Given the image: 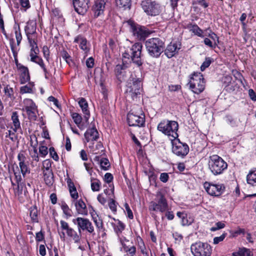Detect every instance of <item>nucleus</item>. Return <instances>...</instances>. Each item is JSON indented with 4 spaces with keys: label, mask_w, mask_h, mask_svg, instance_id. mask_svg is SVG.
Segmentation results:
<instances>
[{
    "label": "nucleus",
    "mask_w": 256,
    "mask_h": 256,
    "mask_svg": "<svg viewBox=\"0 0 256 256\" xmlns=\"http://www.w3.org/2000/svg\"><path fill=\"white\" fill-rule=\"evenodd\" d=\"M24 186H25V184L24 182L17 184V194L18 196L22 194Z\"/></svg>",
    "instance_id": "69168bd1"
},
{
    "label": "nucleus",
    "mask_w": 256,
    "mask_h": 256,
    "mask_svg": "<svg viewBox=\"0 0 256 256\" xmlns=\"http://www.w3.org/2000/svg\"><path fill=\"white\" fill-rule=\"evenodd\" d=\"M208 30H210V33L208 35V36L214 42H216L217 43V46L220 44L219 37L214 32H212L210 28Z\"/></svg>",
    "instance_id": "5fc2aeb1"
},
{
    "label": "nucleus",
    "mask_w": 256,
    "mask_h": 256,
    "mask_svg": "<svg viewBox=\"0 0 256 256\" xmlns=\"http://www.w3.org/2000/svg\"><path fill=\"white\" fill-rule=\"evenodd\" d=\"M124 208L128 214V217L130 219H133L134 216L132 210H130L129 205L128 203H125L124 204Z\"/></svg>",
    "instance_id": "bf43d9fd"
},
{
    "label": "nucleus",
    "mask_w": 256,
    "mask_h": 256,
    "mask_svg": "<svg viewBox=\"0 0 256 256\" xmlns=\"http://www.w3.org/2000/svg\"><path fill=\"white\" fill-rule=\"evenodd\" d=\"M86 65L88 68H92L94 65V59L90 57L86 60Z\"/></svg>",
    "instance_id": "774afa93"
},
{
    "label": "nucleus",
    "mask_w": 256,
    "mask_h": 256,
    "mask_svg": "<svg viewBox=\"0 0 256 256\" xmlns=\"http://www.w3.org/2000/svg\"><path fill=\"white\" fill-rule=\"evenodd\" d=\"M118 226L114 228V231L118 234V232L121 233L122 230H124L125 228V225L124 223H122L121 221L118 220Z\"/></svg>",
    "instance_id": "de8ad7c7"
},
{
    "label": "nucleus",
    "mask_w": 256,
    "mask_h": 256,
    "mask_svg": "<svg viewBox=\"0 0 256 256\" xmlns=\"http://www.w3.org/2000/svg\"><path fill=\"white\" fill-rule=\"evenodd\" d=\"M141 6L144 12L149 16H158L161 12L160 4L154 0H143Z\"/></svg>",
    "instance_id": "9d476101"
},
{
    "label": "nucleus",
    "mask_w": 256,
    "mask_h": 256,
    "mask_svg": "<svg viewBox=\"0 0 256 256\" xmlns=\"http://www.w3.org/2000/svg\"><path fill=\"white\" fill-rule=\"evenodd\" d=\"M142 83L140 78L131 77L128 80L126 90L127 96L130 97L132 100L136 98L140 94L142 90Z\"/></svg>",
    "instance_id": "423d86ee"
},
{
    "label": "nucleus",
    "mask_w": 256,
    "mask_h": 256,
    "mask_svg": "<svg viewBox=\"0 0 256 256\" xmlns=\"http://www.w3.org/2000/svg\"><path fill=\"white\" fill-rule=\"evenodd\" d=\"M204 42L205 45L209 46L210 48L212 49H214L217 46V43H216V42H214L212 44V42L210 40V39L208 38H206L204 39Z\"/></svg>",
    "instance_id": "09e8293b"
},
{
    "label": "nucleus",
    "mask_w": 256,
    "mask_h": 256,
    "mask_svg": "<svg viewBox=\"0 0 256 256\" xmlns=\"http://www.w3.org/2000/svg\"><path fill=\"white\" fill-rule=\"evenodd\" d=\"M99 164L100 165L101 168L104 170H108L110 166L108 160L106 158H102L100 159V160L99 162Z\"/></svg>",
    "instance_id": "4c0bfd02"
},
{
    "label": "nucleus",
    "mask_w": 256,
    "mask_h": 256,
    "mask_svg": "<svg viewBox=\"0 0 256 256\" xmlns=\"http://www.w3.org/2000/svg\"><path fill=\"white\" fill-rule=\"evenodd\" d=\"M128 68L127 60H123L122 64H117L115 68L114 72L120 82H122L126 80V70Z\"/></svg>",
    "instance_id": "a211bd4d"
},
{
    "label": "nucleus",
    "mask_w": 256,
    "mask_h": 256,
    "mask_svg": "<svg viewBox=\"0 0 256 256\" xmlns=\"http://www.w3.org/2000/svg\"><path fill=\"white\" fill-rule=\"evenodd\" d=\"M15 34L16 40L17 45L19 46L22 40V36L20 32V28L18 26V30H16Z\"/></svg>",
    "instance_id": "4d7b16f0"
},
{
    "label": "nucleus",
    "mask_w": 256,
    "mask_h": 256,
    "mask_svg": "<svg viewBox=\"0 0 256 256\" xmlns=\"http://www.w3.org/2000/svg\"><path fill=\"white\" fill-rule=\"evenodd\" d=\"M39 152L42 157H45L48 154V148L43 145H40L39 147Z\"/></svg>",
    "instance_id": "3c124183"
},
{
    "label": "nucleus",
    "mask_w": 256,
    "mask_h": 256,
    "mask_svg": "<svg viewBox=\"0 0 256 256\" xmlns=\"http://www.w3.org/2000/svg\"><path fill=\"white\" fill-rule=\"evenodd\" d=\"M169 178L168 173L162 172L160 174V180L162 182L166 183L168 181Z\"/></svg>",
    "instance_id": "13d9d810"
},
{
    "label": "nucleus",
    "mask_w": 256,
    "mask_h": 256,
    "mask_svg": "<svg viewBox=\"0 0 256 256\" xmlns=\"http://www.w3.org/2000/svg\"><path fill=\"white\" fill-rule=\"evenodd\" d=\"M11 118L14 126V128H13V130L14 132H16L18 129L21 128L20 122L18 118V112H12Z\"/></svg>",
    "instance_id": "2f4dec72"
},
{
    "label": "nucleus",
    "mask_w": 256,
    "mask_h": 256,
    "mask_svg": "<svg viewBox=\"0 0 256 256\" xmlns=\"http://www.w3.org/2000/svg\"><path fill=\"white\" fill-rule=\"evenodd\" d=\"M226 236L227 233L224 232L220 236L214 238V244H218L220 242L223 241Z\"/></svg>",
    "instance_id": "864d4df0"
},
{
    "label": "nucleus",
    "mask_w": 256,
    "mask_h": 256,
    "mask_svg": "<svg viewBox=\"0 0 256 256\" xmlns=\"http://www.w3.org/2000/svg\"><path fill=\"white\" fill-rule=\"evenodd\" d=\"M145 46L150 56L158 58L164 51L165 40L160 38H148L145 42Z\"/></svg>",
    "instance_id": "f03ea898"
},
{
    "label": "nucleus",
    "mask_w": 256,
    "mask_h": 256,
    "mask_svg": "<svg viewBox=\"0 0 256 256\" xmlns=\"http://www.w3.org/2000/svg\"><path fill=\"white\" fill-rule=\"evenodd\" d=\"M32 87L28 86V85H26L24 86H22L20 88V93L22 94L26 93H32Z\"/></svg>",
    "instance_id": "603ef678"
},
{
    "label": "nucleus",
    "mask_w": 256,
    "mask_h": 256,
    "mask_svg": "<svg viewBox=\"0 0 256 256\" xmlns=\"http://www.w3.org/2000/svg\"><path fill=\"white\" fill-rule=\"evenodd\" d=\"M225 226L226 225L224 222H218L215 224L214 226L212 227L210 230L212 232H215L224 228Z\"/></svg>",
    "instance_id": "49530a36"
},
{
    "label": "nucleus",
    "mask_w": 256,
    "mask_h": 256,
    "mask_svg": "<svg viewBox=\"0 0 256 256\" xmlns=\"http://www.w3.org/2000/svg\"><path fill=\"white\" fill-rule=\"evenodd\" d=\"M67 184L71 197L74 199H77L78 197V192H77L74 183L70 178L67 180Z\"/></svg>",
    "instance_id": "cd10ccee"
},
{
    "label": "nucleus",
    "mask_w": 256,
    "mask_h": 256,
    "mask_svg": "<svg viewBox=\"0 0 256 256\" xmlns=\"http://www.w3.org/2000/svg\"><path fill=\"white\" fill-rule=\"evenodd\" d=\"M172 152L178 156L184 157L189 152V147L186 143L182 142L178 140L175 142H172Z\"/></svg>",
    "instance_id": "ddd939ff"
},
{
    "label": "nucleus",
    "mask_w": 256,
    "mask_h": 256,
    "mask_svg": "<svg viewBox=\"0 0 256 256\" xmlns=\"http://www.w3.org/2000/svg\"><path fill=\"white\" fill-rule=\"evenodd\" d=\"M184 216L182 219V224L183 226H189L193 222L194 219L190 217L188 218L186 214Z\"/></svg>",
    "instance_id": "79ce46f5"
},
{
    "label": "nucleus",
    "mask_w": 256,
    "mask_h": 256,
    "mask_svg": "<svg viewBox=\"0 0 256 256\" xmlns=\"http://www.w3.org/2000/svg\"><path fill=\"white\" fill-rule=\"evenodd\" d=\"M204 187L209 194L215 196H220L225 189L224 184H214L208 182L204 184Z\"/></svg>",
    "instance_id": "2eb2a0df"
},
{
    "label": "nucleus",
    "mask_w": 256,
    "mask_h": 256,
    "mask_svg": "<svg viewBox=\"0 0 256 256\" xmlns=\"http://www.w3.org/2000/svg\"><path fill=\"white\" fill-rule=\"evenodd\" d=\"M78 104L83 113L84 114V119L86 122H88L90 116V110L88 109V102L84 98H81L78 102Z\"/></svg>",
    "instance_id": "412c9836"
},
{
    "label": "nucleus",
    "mask_w": 256,
    "mask_h": 256,
    "mask_svg": "<svg viewBox=\"0 0 256 256\" xmlns=\"http://www.w3.org/2000/svg\"><path fill=\"white\" fill-rule=\"evenodd\" d=\"M77 225L78 233L82 234V230H87L88 232L95 235L94 228L92 222L86 218H77Z\"/></svg>",
    "instance_id": "4468645a"
},
{
    "label": "nucleus",
    "mask_w": 256,
    "mask_h": 256,
    "mask_svg": "<svg viewBox=\"0 0 256 256\" xmlns=\"http://www.w3.org/2000/svg\"><path fill=\"white\" fill-rule=\"evenodd\" d=\"M75 206L78 214L85 216L88 214L86 206L82 200L80 199L77 200L75 202Z\"/></svg>",
    "instance_id": "b1692460"
},
{
    "label": "nucleus",
    "mask_w": 256,
    "mask_h": 256,
    "mask_svg": "<svg viewBox=\"0 0 256 256\" xmlns=\"http://www.w3.org/2000/svg\"><path fill=\"white\" fill-rule=\"evenodd\" d=\"M44 232L42 230L40 232L36 233V240L37 242H41L44 240Z\"/></svg>",
    "instance_id": "052dcab7"
},
{
    "label": "nucleus",
    "mask_w": 256,
    "mask_h": 256,
    "mask_svg": "<svg viewBox=\"0 0 256 256\" xmlns=\"http://www.w3.org/2000/svg\"><path fill=\"white\" fill-rule=\"evenodd\" d=\"M20 2L21 6L25 8V10L30 7L29 0H20Z\"/></svg>",
    "instance_id": "0e129e2a"
},
{
    "label": "nucleus",
    "mask_w": 256,
    "mask_h": 256,
    "mask_svg": "<svg viewBox=\"0 0 256 256\" xmlns=\"http://www.w3.org/2000/svg\"><path fill=\"white\" fill-rule=\"evenodd\" d=\"M178 128V123L173 120H163L158 126V130L163 134L172 136L174 139L178 137L177 131Z\"/></svg>",
    "instance_id": "0eeeda50"
},
{
    "label": "nucleus",
    "mask_w": 256,
    "mask_h": 256,
    "mask_svg": "<svg viewBox=\"0 0 256 256\" xmlns=\"http://www.w3.org/2000/svg\"><path fill=\"white\" fill-rule=\"evenodd\" d=\"M72 117L74 120V123L78 126V124H80L82 122V117L81 115L77 112H72Z\"/></svg>",
    "instance_id": "37998d69"
},
{
    "label": "nucleus",
    "mask_w": 256,
    "mask_h": 256,
    "mask_svg": "<svg viewBox=\"0 0 256 256\" xmlns=\"http://www.w3.org/2000/svg\"><path fill=\"white\" fill-rule=\"evenodd\" d=\"M84 136L87 142H88L90 140H96L98 138V132L96 128L94 126L88 128L84 133Z\"/></svg>",
    "instance_id": "aec40b11"
},
{
    "label": "nucleus",
    "mask_w": 256,
    "mask_h": 256,
    "mask_svg": "<svg viewBox=\"0 0 256 256\" xmlns=\"http://www.w3.org/2000/svg\"><path fill=\"white\" fill-rule=\"evenodd\" d=\"M10 48L12 52L14 57V58H17V56H18V52H17L16 50L14 40L13 38L10 39Z\"/></svg>",
    "instance_id": "6e6d98bb"
},
{
    "label": "nucleus",
    "mask_w": 256,
    "mask_h": 256,
    "mask_svg": "<svg viewBox=\"0 0 256 256\" xmlns=\"http://www.w3.org/2000/svg\"><path fill=\"white\" fill-rule=\"evenodd\" d=\"M127 121L130 126L144 127L146 122L145 114L142 112L138 115L130 111L127 114Z\"/></svg>",
    "instance_id": "9b49d317"
},
{
    "label": "nucleus",
    "mask_w": 256,
    "mask_h": 256,
    "mask_svg": "<svg viewBox=\"0 0 256 256\" xmlns=\"http://www.w3.org/2000/svg\"><path fill=\"white\" fill-rule=\"evenodd\" d=\"M22 70L20 76V83L21 84H24L30 80V75L28 71V69L26 66H22Z\"/></svg>",
    "instance_id": "a878e982"
},
{
    "label": "nucleus",
    "mask_w": 256,
    "mask_h": 256,
    "mask_svg": "<svg viewBox=\"0 0 256 256\" xmlns=\"http://www.w3.org/2000/svg\"><path fill=\"white\" fill-rule=\"evenodd\" d=\"M232 256H253L252 252L246 248H239L238 252L232 253Z\"/></svg>",
    "instance_id": "c756f323"
},
{
    "label": "nucleus",
    "mask_w": 256,
    "mask_h": 256,
    "mask_svg": "<svg viewBox=\"0 0 256 256\" xmlns=\"http://www.w3.org/2000/svg\"><path fill=\"white\" fill-rule=\"evenodd\" d=\"M50 155L54 160L58 161L59 157L54 147H50L49 149Z\"/></svg>",
    "instance_id": "8fccbe9b"
},
{
    "label": "nucleus",
    "mask_w": 256,
    "mask_h": 256,
    "mask_svg": "<svg viewBox=\"0 0 256 256\" xmlns=\"http://www.w3.org/2000/svg\"><path fill=\"white\" fill-rule=\"evenodd\" d=\"M213 62L212 58L210 57H206L204 61L202 62L200 66L201 71H204L207 68H208L212 62Z\"/></svg>",
    "instance_id": "ea45409f"
},
{
    "label": "nucleus",
    "mask_w": 256,
    "mask_h": 256,
    "mask_svg": "<svg viewBox=\"0 0 256 256\" xmlns=\"http://www.w3.org/2000/svg\"><path fill=\"white\" fill-rule=\"evenodd\" d=\"M61 208L63 210L64 213L66 216V218L70 217L72 216V210L69 208L65 202L62 203Z\"/></svg>",
    "instance_id": "58836bf2"
},
{
    "label": "nucleus",
    "mask_w": 256,
    "mask_h": 256,
    "mask_svg": "<svg viewBox=\"0 0 256 256\" xmlns=\"http://www.w3.org/2000/svg\"><path fill=\"white\" fill-rule=\"evenodd\" d=\"M120 242L124 251L128 253V256H134L136 253V248L134 246L128 247L122 240Z\"/></svg>",
    "instance_id": "f704fd0d"
},
{
    "label": "nucleus",
    "mask_w": 256,
    "mask_h": 256,
    "mask_svg": "<svg viewBox=\"0 0 256 256\" xmlns=\"http://www.w3.org/2000/svg\"><path fill=\"white\" fill-rule=\"evenodd\" d=\"M168 210V201L164 194L158 191L156 194L154 200L150 202L148 206V210L152 216L156 220L157 216L154 212H160L163 213Z\"/></svg>",
    "instance_id": "7ed1b4c3"
},
{
    "label": "nucleus",
    "mask_w": 256,
    "mask_h": 256,
    "mask_svg": "<svg viewBox=\"0 0 256 256\" xmlns=\"http://www.w3.org/2000/svg\"><path fill=\"white\" fill-rule=\"evenodd\" d=\"M27 38L31 47L30 52H34L35 54H38L39 50L37 46L36 42L32 38V36H28Z\"/></svg>",
    "instance_id": "e433bc0d"
},
{
    "label": "nucleus",
    "mask_w": 256,
    "mask_h": 256,
    "mask_svg": "<svg viewBox=\"0 0 256 256\" xmlns=\"http://www.w3.org/2000/svg\"><path fill=\"white\" fill-rule=\"evenodd\" d=\"M247 182L252 186L256 184V170H250L246 176Z\"/></svg>",
    "instance_id": "72a5a7b5"
},
{
    "label": "nucleus",
    "mask_w": 256,
    "mask_h": 256,
    "mask_svg": "<svg viewBox=\"0 0 256 256\" xmlns=\"http://www.w3.org/2000/svg\"><path fill=\"white\" fill-rule=\"evenodd\" d=\"M130 26V30L133 36L138 40L144 41L150 34V32L146 27L136 23L130 20L127 21Z\"/></svg>",
    "instance_id": "6e6552de"
},
{
    "label": "nucleus",
    "mask_w": 256,
    "mask_h": 256,
    "mask_svg": "<svg viewBox=\"0 0 256 256\" xmlns=\"http://www.w3.org/2000/svg\"><path fill=\"white\" fill-rule=\"evenodd\" d=\"M44 178L46 184L49 186L53 184L54 174L52 170H48L46 172H44Z\"/></svg>",
    "instance_id": "7c9ffc66"
},
{
    "label": "nucleus",
    "mask_w": 256,
    "mask_h": 256,
    "mask_svg": "<svg viewBox=\"0 0 256 256\" xmlns=\"http://www.w3.org/2000/svg\"><path fill=\"white\" fill-rule=\"evenodd\" d=\"M116 3L120 8H130L131 6V0H116Z\"/></svg>",
    "instance_id": "c9c22d12"
},
{
    "label": "nucleus",
    "mask_w": 256,
    "mask_h": 256,
    "mask_svg": "<svg viewBox=\"0 0 256 256\" xmlns=\"http://www.w3.org/2000/svg\"><path fill=\"white\" fill-rule=\"evenodd\" d=\"M19 166L21 172L24 177L25 176L26 173H30V170L29 169L28 165L25 162H19Z\"/></svg>",
    "instance_id": "a19ab883"
},
{
    "label": "nucleus",
    "mask_w": 256,
    "mask_h": 256,
    "mask_svg": "<svg viewBox=\"0 0 256 256\" xmlns=\"http://www.w3.org/2000/svg\"><path fill=\"white\" fill-rule=\"evenodd\" d=\"M190 249L194 256H210L212 251L209 244L201 242L193 244L191 246Z\"/></svg>",
    "instance_id": "1a4fd4ad"
},
{
    "label": "nucleus",
    "mask_w": 256,
    "mask_h": 256,
    "mask_svg": "<svg viewBox=\"0 0 256 256\" xmlns=\"http://www.w3.org/2000/svg\"><path fill=\"white\" fill-rule=\"evenodd\" d=\"M74 42L80 43V47L82 50L86 52L89 50V48L87 46V40L82 35H78L76 37Z\"/></svg>",
    "instance_id": "bb28decb"
},
{
    "label": "nucleus",
    "mask_w": 256,
    "mask_h": 256,
    "mask_svg": "<svg viewBox=\"0 0 256 256\" xmlns=\"http://www.w3.org/2000/svg\"><path fill=\"white\" fill-rule=\"evenodd\" d=\"M105 2L103 0H98L95 2L94 6L92 7V10L94 12V16H98L102 13L104 6Z\"/></svg>",
    "instance_id": "4be33fe9"
},
{
    "label": "nucleus",
    "mask_w": 256,
    "mask_h": 256,
    "mask_svg": "<svg viewBox=\"0 0 256 256\" xmlns=\"http://www.w3.org/2000/svg\"><path fill=\"white\" fill-rule=\"evenodd\" d=\"M1 82H2V85L4 86V91L5 95L11 100H14L15 96L13 88L10 84H6L4 81L2 80Z\"/></svg>",
    "instance_id": "5701e85b"
},
{
    "label": "nucleus",
    "mask_w": 256,
    "mask_h": 256,
    "mask_svg": "<svg viewBox=\"0 0 256 256\" xmlns=\"http://www.w3.org/2000/svg\"><path fill=\"white\" fill-rule=\"evenodd\" d=\"M142 45L140 42H136L130 48H128L122 54V61L127 60L128 65V62H132L138 67H140L143 64V61L142 60Z\"/></svg>",
    "instance_id": "f257e3e1"
},
{
    "label": "nucleus",
    "mask_w": 256,
    "mask_h": 256,
    "mask_svg": "<svg viewBox=\"0 0 256 256\" xmlns=\"http://www.w3.org/2000/svg\"><path fill=\"white\" fill-rule=\"evenodd\" d=\"M30 215L32 222H38V210L36 206H33L30 208Z\"/></svg>",
    "instance_id": "473e14b6"
},
{
    "label": "nucleus",
    "mask_w": 256,
    "mask_h": 256,
    "mask_svg": "<svg viewBox=\"0 0 256 256\" xmlns=\"http://www.w3.org/2000/svg\"><path fill=\"white\" fill-rule=\"evenodd\" d=\"M90 0H72L74 10L79 14H84L90 7Z\"/></svg>",
    "instance_id": "dca6fc26"
},
{
    "label": "nucleus",
    "mask_w": 256,
    "mask_h": 256,
    "mask_svg": "<svg viewBox=\"0 0 256 256\" xmlns=\"http://www.w3.org/2000/svg\"><path fill=\"white\" fill-rule=\"evenodd\" d=\"M206 82L202 74L200 72H193L190 76L188 84L190 85V89L196 94L202 92L205 88Z\"/></svg>",
    "instance_id": "39448f33"
},
{
    "label": "nucleus",
    "mask_w": 256,
    "mask_h": 256,
    "mask_svg": "<svg viewBox=\"0 0 256 256\" xmlns=\"http://www.w3.org/2000/svg\"><path fill=\"white\" fill-rule=\"evenodd\" d=\"M196 3L204 8H206L209 6V4L206 0H197Z\"/></svg>",
    "instance_id": "338daca9"
},
{
    "label": "nucleus",
    "mask_w": 256,
    "mask_h": 256,
    "mask_svg": "<svg viewBox=\"0 0 256 256\" xmlns=\"http://www.w3.org/2000/svg\"><path fill=\"white\" fill-rule=\"evenodd\" d=\"M181 48V43L180 42H171L164 48V54L168 58H171L178 53Z\"/></svg>",
    "instance_id": "6ab92c4d"
},
{
    "label": "nucleus",
    "mask_w": 256,
    "mask_h": 256,
    "mask_svg": "<svg viewBox=\"0 0 256 256\" xmlns=\"http://www.w3.org/2000/svg\"><path fill=\"white\" fill-rule=\"evenodd\" d=\"M92 217L95 223L96 226L99 229V230L102 229L104 230L102 220L100 219H98L96 216H93L92 214Z\"/></svg>",
    "instance_id": "a18cd8bd"
},
{
    "label": "nucleus",
    "mask_w": 256,
    "mask_h": 256,
    "mask_svg": "<svg viewBox=\"0 0 256 256\" xmlns=\"http://www.w3.org/2000/svg\"><path fill=\"white\" fill-rule=\"evenodd\" d=\"M36 22H28L24 28V30L27 37L32 36L36 32Z\"/></svg>",
    "instance_id": "c85d7f7f"
},
{
    "label": "nucleus",
    "mask_w": 256,
    "mask_h": 256,
    "mask_svg": "<svg viewBox=\"0 0 256 256\" xmlns=\"http://www.w3.org/2000/svg\"><path fill=\"white\" fill-rule=\"evenodd\" d=\"M186 28L195 35L201 38L204 37L202 34L203 30L196 24H188L186 26Z\"/></svg>",
    "instance_id": "393cba45"
},
{
    "label": "nucleus",
    "mask_w": 256,
    "mask_h": 256,
    "mask_svg": "<svg viewBox=\"0 0 256 256\" xmlns=\"http://www.w3.org/2000/svg\"><path fill=\"white\" fill-rule=\"evenodd\" d=\"M94 182L91 183V188L92 191H99L101 183L98 179H94Z\"/></svg>",
    "instance_id": "c03bdc74"
},
{
    "label": "nucleus",
    "mask_w": 256,
    "mask_h": 256,
    "mask_svg": "<svg viewBox=\"0 0 256 256\" xmlns=\"http://www.w3.org/2000/svg\"><path fill=\"white\" fill-rule=\"evenodd\" d=\"M114 177L112 174L107 172L105 174L104 176V180L106 183H110L113 180Z\"/></svg>",
    "instance_id": "680f3d73"
},
{
    "label": "nucleus",
    "mask_w": 256,
    "mask_h": 256,
    "mask_svg": "<svg viewBox=\"0 0 256 256\" xmlns=\"http://www.w3.org/2000/svg\"><path fill=\"white\" fill-rule=\"evenodd\" d=\"M25 110L28 116V118L31 121H35L37 119L38 107L31 99L26 98L24 100Z\"/></svg>",
    "instance_id": "f8f14e48"
},
{
    "label": "nucleus",
    "mask_w": 256,
    "mask_h": 256,
    "mask_svg": "<svg viewBox=\"0 0 256 256\" xmlns=\"http://www.w3.org/2000/svg\"><path fill=\"white\" fill-rule=\"evenodd\" d=\"M208 166L214 176H218L227 169L228 164L220 156L214 154L209 157Z\"/></svg>",
    "instance_id": "20e7f679"
},
{
    "label": "nucleus",
    "mask_w": 256,
    "mask_h": 256,
    "mask_svg": "<svg viewBox=\"0 0 256 256\" xmlns=\"http://www.w3.org/2000/svg\"><path fill=\"white\" fill-rule=\"evenodd\" d=\"M61 228L62 230H66L68 236L72 238L75 243L80 242L82 234H78L72 228H70L68 224L63 220L60 221Z\"/></svg>",
    "instance_id": "f3484780"
},
{
    "label": "nucleus",
    "mask_w": 256,
    "mask_h": 256,
    "mask_svg": "<svg viewBox=\"0 0 256 256\" xmlns=\"http://www.w3.org/2000/svg\"><path fill=\"white\" fill-rule=\"evenodd\" d=\"M108 206L110 208L113 212H116V201L113 200L111 199L110 201L108 202Z\"/></svg>",
    "instance_id": "e2e57ef3"
}]
</instances>
